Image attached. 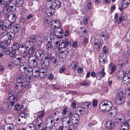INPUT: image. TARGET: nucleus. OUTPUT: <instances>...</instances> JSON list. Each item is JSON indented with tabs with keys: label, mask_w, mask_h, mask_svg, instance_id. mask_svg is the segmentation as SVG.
Masks as SVG:
<instances>
[{
	"label": "nucleus",
	"mask_w": 130,
	"mask_h": 130,
	"mask_svg": "<svg viewBox=\"0 0 130 130\" xmlns=\"http://www.w3.org/2000/svg\"><path fill=\"white\" fill-rule=\"evenodd\" d=\"M129 126L127 124L126 121L123 123L121 126V130H127Z\"/></svg>",
	"instance_id": "nucleus-35"
},
{
	"label": "nucleus",
	"mask_w": 130,
	"mask_h": 130,
	"mask_svg": "<svg viewBox=\"0 0 130 130\" xmlns=\"http://www.w3.org/2000/svg\"><path fill=\"white\" fill-rule=\"evenodd\" d=\"M8 20L10 21L9 23H12L14 24L13 22L15 21L16 19L15 18H13L12 15H9L8 17Z\"/></svg>",
	"instance_id": "nucleus-46"
},
{
	"label": "nucleus",
	"mask_w": 130,
	"mask_h": 130,
	"mask_svg": "<svg viewBox=\"0 0 130 130\" xmlns=\"http://www.w3.org/2000/svg\"><path fill=\"white\" fill-rule=\"evenodd\" d=\"M88 37L87 36L85 37L83 39V44L84 45H85L87 44L88 41Z\"/></svg>",
	"instance_id": "nucleus-54"
},
{
	"label": "nucleus",
	"mask_w": 130,
	"mask_h": 130,
	"mask_svg": "<svg viewBox=\"0 0 130 130\" xmlns=\"http://www.w3.org/2000/svg\"><path fill=\"white\" fill-rule=\"evenodd\" d=\"M52 24L51 25V27L53 28L54 27L56 28L60 27V23L59 21L57 20H54L52 22Z\"/></svg>",
	"instance_id": "nucleus-28"
},
{
	"label": "nucleus",
	"mask_w": 130,
	"mask_h": 130,
	"mask_svg": "<svg viewBox=\"0 0 130 130\" xmlns=\"http://www.w3.org/2000/svg\"><path fill=\"white\" fill-rule=\"evenodd\" d=\"M32 73L33 75L35 77H38L39 73L40 72V69L38 66L33 67Z\"/></svg>",
	"instance_id": "nucleus-15"
},
{
	"label": "nucleus",
	"mask_w": 130,
	"mask_h": 130,
	"mask_svg": "<svg viewBox=\"0 0 130 130\" xmlns=\"http://www.w3.org/2000/svg\"><path fill=\"white\" fill-rule=\"evenodd\" d=\"M55 29V30L56 32L60 34H63L64 32V31L62 30V29L60 27H58Z\"/></svg>",
	"instance_id": "nucleus-49"
},
{
	"label": "nucleus",
	"mask_w": 130,
	"mask_h": 130,
	"mask_svg": "<svg viewBox=\"0 0 130 130\" xmlns=\"http://www.w3.org/2000/svg\"><path fill=\"white\" fill-rule=\"evenodd\" d=\"M109 69L111 70V73L113 72L116 69V66L114 65L113 63H111L109 66Z\"/></svg>",
	"instance_id": "nucleus-32"
},
{
	"label": "nucleus",
	"mask_w": 130,
	"mask_h": 130,
	"mask_svg": "<svg viewBox=\"0 0 130 130\" xmlns=\"http://www.w3.org/2000/svg\"><path fill=\"white\" fill-rule=\"evenodd\" d=\"M12 51L11 48L10 47H8L6 49L5 52V53L7 55H9L12 52Z\"/></svg>",
	"instance_id": "nucleus-57"
},
{
	"label": "nucleus",
	"mask_w": 130,
	"mask_h": 130,
	"mask_svg": "<svg viewBox=\"0 0 130 130\" xmlns=\"http://www.w3.org/2000/svg\"><path fill=\"white\" fill-rule=\"evenodd\" d=\"M7 36L8 39L10 40H13L15 37L14 32L12 31L7 32Z\"/></svg>",
	"instance_id": "nucleus-30"
},
{
	"label": "nucleus",
	"mask_w": 130,
	"mask_h": 130,
	"mask_svg": "<svg viewBox=\"0 0 130 130\" xmlns=\"http://www.w3.org/2000/svg\"><path fill=\"white\" fill-rule=\"evenodd\" d=\"M27 128H28L29 130H35L36 127L35 125L33 124H30L27 127Z\"/></svg>",
	"instance_id": "nucleus-39"
},
{
	"label": "nucleus",
	"mask_w": 130,
	"mask_h": 130,
	"mask_svg": "<svg viewBox=\"0 0 130 130\" xmlns=\"http://www.w3.org/2000/svg\"><path fill=\"white\" fill-rule=\"evenodd\" d=\"M53 46H52L51 43L50 42L48 41L46 45V49L48 51H51L52 48H55V47H53Z\"/></svg>",
	"instance_id": "nucleus-36"
},
{
	"label": "nucleus",
	"mask_w": 130,
	"mask_h": 130,
	"mask_svg": "<svg viewBox=\"0 0 130 130\" xmlns=\"http://www.w3.org/2000/svg\"><path fill=\"white\" fill-rule=\"evenodd\" d=\"M46 13L48 16L51 15H53L54 13V9L52 8V7L50 6L46 9Z\"/></svg>",
	"instance_id": "nucleus-21"
},
{
	"label": "nucleus",
	"mask_w": 130,
	"mask_h": 130,
	"mask_svg": "<svg viewBox=\"0 0 130 130\" xmlns=\"http://www.w3.org/2000/svg\"><path fill=\"white\" fill-rule=\"evenodd\" d=\"M99 60L100 62L102 64H104L107 61V58L106 55L102 53L100 54L99 56Z\"/></svg>",
	"instance_id": "nucleus-16"
},
{
	"label": "nucleus",
	"mask_w": 130,
	"mask_h": 130,
	"mask_svg": "<svg viewBox=\"0 0 130 130\" xmlns=\"http://www.w3.org/2000/svg\"><path fill=\"white\" fill-rule=\"evenodd\" d=\"M28 61L30 66H35L37 64L35 59H34L33 56H30L28 58Z\"/></svg>",
	"instance_id": "nucleus-13"
},
{
	"label": "nucleus",
	"mask_w": 130,
	"mask_h": 130,
	"mask_svg": "<svg viewBox=\"0 0 130 130\" xmlns=\"http://www.w3.org/2000/svg\"><path fill=\"white\" fill-rule=\"evenodd\" d=\"M44 55L43 51L42 50L39 49L36 51L35 54V57L37 59L40 60L43 58Z\"/></svg>",
	"instance_id": "nucleus-6"
},
{
	"label": "nucleus",
	"mask_w": 130,
	"mask_h": 130,
	"mask_svg": "<svg viewBox=\"0 0 130 130\" xmlns=\"http://www.w3.org/2000/svg\"><path fill=\"white\" fill-rule=\"evenodd\" d=\"M61 5V3L58 0H56L52 2V8L54 9H58L60 8Z\"/></svg>",
	"instance_id": "nucleus-10"
},
{
	"label": "nucleus",
	"mask_w": 130,
	"mask_h": 130,
	"mask_svg": "<svg viewBox=\"0 0 130 130\" xmlns=\"http://www.w3.org/2000/svg\"><path fill=\"white\" fill-rule=\"evenodd\" d=\"M16 5L19 7L22 6L23 5L24 0H16Z\"/></svg>",
	"instance_id": "nucleus-40"
},
{
	"label": "nucleus",
	"mask_w": 130,
	"mask_h": 130,
	"mask_svg": "<svg viewBox=\"0 0 130 130\" xmlns=\"http://www.w3.org/2000/svg\"><path fill=\"white\" fill-rule=\"evenodd\" d=\"M77 72L79 73H82L83 72V69L81 67H78L77 69Z\"/></svg>",
	"instance_id": "nucleus-62"
},
{
	"label": "nucleus",
	"mask_w": 130,
	"mask_h": 130,
	"mask_svg": "<svg viewBox=\"0 0 130 130\" xmlns=\"http://www.w3.org/2000/svg\"><path fill=\"white\" fill-rule=\"evenodd\" d=\"M106 127L109 129H113L115 123L113 121H109L106 122Z\"/></svg>",
	"instance_id": "nucleus-18"
},
{
	"label": "nucleus",
	"mask_w": 130,
	"mask_h": 130,
	"mask_svg": "<svg viewBox=\"0 0 130 130\" xmlns=\"http://www.w3.org/2000/svg\"><path fill=\"white\" fill-rule=\"evenodd\" d=\"M76 112V113L82 115H83L85 113V110L82 107L79 106L77 107L75 109Z\"/></svg>",
	"instance_id": "nucleus-20"
},
{
	"label": "nucleus",
	"mask_w": 130,
	"mask_h": 130,
	"mask_svg": "<svg viewBox=\"0 0 130 130\" xmlns=\"http://www.w3.org/2000/svg\"><path fill=\"white\" fill-rule=\"evenodd\" d=\"M45 122V125L49 127L54 125L55 122L51 116H49L46 119Z\"/></svg>",
	"instance_id": "nucleus-7"
},
{
	"label": "nucleus",
	"mask_w": 130,
	"mask_h": 130,
	"mask_svg": "<svg viewBox=\"0 0 130 130\" xmlns=\"http://www.w3.org/2000/svg\"><path fill=\"white\" fill-rule=\"evenodd\" d=\"M27 50H28V49L26 48V47L24 45V43L20 44L19 51L20 53L21 54L24 53V52Z\"/></svg>",
	"instance_id": "nucleus-23"
},
{
	"label": "nucleus",
	"mask_w": 130,
	"mask_h": 130,
	"mask_svg": "<svg viewBox=\"0 0 130 130\" xmlns=\"http://www.w3.org/2000/svg\"><path fill=\"white\" fill-rule=\"evenodd\" d=\"M94 43L95 48L99 50H100V47L101 44L100 41L98 39H95L94 41Z\"/></svg>",
	"instance_id": "nucleus-24"
},
{
	"label": "nucleus",
	"mask_w": 130,
	"mask_h": 130,
	"mask_svg": "<svg viewBox=\"0 0 130 130\" xmlns=\"http://www.w3.org/2000/svg\"><path fill=\"white\" fill-rule=\"evenodd\" d=\"M28 64L25 62L21 63L19 66V70L22 73H24L26 71L27 68L28 67Z\"/></svg>",
	"instance_id": "nucleus-12"
},
{
	"label": "nucleus",
	"mask_w": 130,
	"mask_h": 130,
	"mask_svg": "<svg viewBox=\"0 0 130 130\" xmlns=\"http://www.w3.org/2000/svg\"><path fill=\"white\" fill-rule=\"evenodd\" d=\"M123 82L124 84L127 85L130 83V74L129 73L126 74L123 76Z\"/></svg>",
	"instance_id": "nucleus-8"
},
{
	"label": "nucleus",
	"mask_w": 130,
	"mask_h": 130,
	"mask_svg": "<svg viewBox=\"0 0 130 130\" xmlns=\"http://www.w3.org/2000/svg\"><path fill=\"white\" fill-rule=\"evenodd\" d=\"M22 54V58H25L28 57V55L30 54L28 52V50L25 52L24 53H21Z\"/></svg>",
	"instance_id": "nucleus-45"
},
{
	"label": "nucleus",
	"mask_w": 130,
	"mask_h": 130,
	"mask_svg": "<svg viewBox=\"0 0 130 130\" xmlns=\"http://www.w3.org/2000/svg\"><path fill=\"white\" fill-rule=\"evenodd\" d=\"M11 42V40L8 39V40H5L3 42V44H4L5 45H6V46H7L9 45Z\"/></svg>",
	"instance_id": "nucleus-58"
},
{
	"label": "nucleus",
	"mask_w": 130,
	"mask_h": 130,
	"mask_svg": "<svg viewBox=\"0 0 130 130\" xmlns=\"http://www.w3.org/2000/svg\"><path fill=\"white\" fill-rule=\"evenodd\" d=\"M112 106V103L110 101H104L102 102L100 105V109L103 111L107 112L111 109Z\"/></svg>",
	"instance_id": "nucleus-2"
},
{
	"label": "nucleus",
	"mask_w": 130,
	"mask_h": 130,
	"mask_svg": "<svg viewBox=\"0 0 130 130\" xmlns=\"http://www.w3.org/2000/svg\"><path fill=\"white\" fill-rule=\"evenodd\" d=\"M14 92L12 90L9 91L8 92V95L9 97V100H11L13 99H16L15 95L13 94Z\"/></svg>",
	"instance_id": "nucleus-29"
},
{
	"label": "nucleus",
	"mask_w": 130,
	"mask_h": 130,
	"mask_svg": "<svg viewBox=\"0 0 130 130\" xmlns=\"http://www.w3.org/2000/svg\"><path fill=\"white\" fill-rule=\"evenodd\" d=\"M43 61V62L41 64L42 68L43 70H47L49 67L50 61L44 59Z\"/></svg>",
	"instance_id": "nucleus-17"
},
{
	"label": "nucleus",
	"mask_w": 130,
	"mask_h": 130,
	"mask_svg": "<svg viewBox=\"0 0 130 130\" xmlns=\"http://www.w3.org/2000/svg\"><path fill=\"white\" fill-rule=\"evenodd\" d=\"M46 76V73L44 71H42L41 72H39V73L38 77L41 78H43L45 77Z\"/></svg>",
	"instance_id": "nucleus-42"
},
{
	"label": "nucleus",
	"mask_w": 130,
	"mask_h": 130,
	"mask_svg": "<svg viewBox=\"0 0 130 130\" xmlns=\"http://www.w3.org/2000/svg\"><path fill=\"white\" fill-rule=\"evenodd\" d=\"M103 50L104 53L106 54H108L109 53V49L107 46H104L103 48Z\"/></svg>",
	"instance_id": "nucleus-51"
},
{
	"label": "nucleus",
	"mask_w": 130,
	"mask_h": 130,
	"mask_svg": "<svg viewBox=\"0 0 130 130\" xmlns=\"http://www.w3.org/2000/svg\"><path fill=\"white\" fill-rule=\"evenodd\" d=\"M115 121L118 124H120L122 123L123 122V120L121 119L117 118L116 120Z\"/></svg>",
	"instance_id": "nucleus-60"
},
{
	"label": "nucleus",
	"mask_w": 130,
	"mask_h": 130,
	"mask_svg": "<svg viewBox=\"0 0 130 130\" xmlns=\"http://www.w3.org/2000/svg\"><path fill=\"white\" fill-rule=\"evenodd\" d=\"M21 28V25L19 24L15 25L14 26L13 30L14 33H17L19 31Z\"/></svg>",
	"instance_id": "nucleus-26"
},
{
	"label": "nucleus",
	"mask_w": 130,
	"mask_h": 130,
	"mask_svg": "<svg viewBox=\"0 0 130 130\" xmlns=\"http://www.w3.org/2000/svg\"><path fill=\"white\" fill-rule=\"evenodd\" d=\"M13 8V6L12 5H8L7 8L6 9V10L8 12H10V11H12V9Z\"/></svg>",
	"instance_id": "nucleus-55"
},
{
	"label": "nucleus",
	"mask_w": 130,
	"mask_h": 130,
	"mask_svg": "<svg viewBox=\"0 0 130 130\" xmlns=\"http://www.w3.org/2000/svg\"><path fill=\"white\" fill-rule=\"evenodd\" d=\"M71 123L70 116H66L63 118L62 124L65 127L69 126Z\"/></svg>",
	"instance_id": "nucleus-5"
},
{
	"label": "nucleus",
	"mask_w": 130,
	"mask_h": 130,
	"mask_svg": "<svg viewBox=\"0 0 130 130\" xmlns=\"http://www.w3.org/2000/svg\"><path fill=\"white\" fill-rule=\"evenodd\" d=\"M68 111V110L67 108L66 107H64L63 108L61 112L62 113L63 115H64L67 114Z\"/></svg>",
	"instance_id": "nucleus-56"
},
{
	"label": "nucleus",
	"mask_w": 130,
	"mask_h": 130,
	"mask_svg": "<svg viewBox=\"0 0 130 130\" xmlns=\"http://www.w3.org/2000/svg\"><path fill=\"white\" fill-rule=\"evenodd\" d=\"M22 56L21 54H17L14 58L13 59V64L16 65H19L22 61Z\"/></svg>",
	"instance_id": "nucleus-4"
},
{
	"label": "nucleus",
	"mask_w": 130,
	"mask_h": 130,
	"mask_svg": "<svg viewBox=\"0 0 130 130\" xmlns=\"http://www.w3.org/2000/svg\"><path fill=\"white\" fill-rule=\"evenodd\" d=\"M16 80L17 83L15 84L14 87L18 90H22L29 85V83L26 81L24 77L22 75H20L17 77Z\"/></svg>",
	"instance_id": "nucleus-1"
},
{
	"label": "nucleus",
	"mask_w": 130,
	"mask_h": 130,
	"mask_svg": "<svg viewBox=\"0 0 130 130\" xmlns=\"http://www.w3.org/2000/svg\"><path fill=\"white\" fill-rule=\"evenodd\" d=\"M14 109L17 111L21 110V111H23L25 109V108L23 109L22 107L19 103L15 105L14 106Z\"/></svg>",
	"instance_id": "nucleus-33"
},
{
	"label": "nucleus",
	"mask_w": 130,
	"mask_h": 130,
	"mask_svg": "<svg viewBox=\"0 0 130 130\" xmlns=\"http://www.w3.org/2000/svg\"><path fill=\"white\" fill-rule=\"evenodd\" d=\"M17 101V99H13L12 100H9V99H8L7 100V107L9 108H11L16 103Z\"/></svg>",
	"instance_id": "nucleus-11"
},
{
	"label": "nucleus",
	"mask_w": 130,
	"mask_h": 130,
	"mask_svg": "<svg viewBox=\"0 0 130 130\" xmlns=\"http://www.w3.org/2000/svg\"><path fill=\"white\" fill-rule=\"evenodd\" d=\"M52 58V55L51 54L48 53L46 55L44 58V60L50 61Z\"/></svg>",
	"instance_id": "nucleus-43"
},
{
	"label": "nucleus",
	"mask_w": 130,
	"mask_h": 130,
	"mask_svg": "<svg viewBox=\"0 0 130 130\" xmlns=\"http://www.w3.org/2000/svg\"><path fill=\"white\" fill-rule=\"evenodd\" d=\"M71 119L72 123L73 124H76L79 122L80 118L78 115H77L76 116H72Z\"/></svg>",
	"instance_id": "nucleus-19"
},
{
	"label": "nucleus",
	"mask_w": 130,
	"mask_h": 130,
	"mask_svg": "<svg viewBox=\"0 0 130 130\" xmlns=\"http://www.w3.org/2000/svg\"><path fill=\"white\" fill-rule=\"evenodd\" d=\"M5 130H14V126L11 124H8L4 126Z\"/></svg>",
	"instance_id": "nucleus-25"
},
{
	"label": "nucleus",
	"mask_w": 130,
	"mask_h": 130,
	"mask_svg": "<svg viewBox=\"0 0 130 130\" xmlns=\"http://www.w3.org/2000/svg\"><path fill=\"white\" fill-rule=\"evenodd\" d=\"M36 125L39 129L43 127L44 125L43 122L41 119L38 120L37 122Z\"/></svg>",
	"instance_id": "nucleus-31"
},
{
	"label": "nucleus",
	"mask_w": 130,
	"mask_h": 130,
	"mask_svg": "<svg viewBox=\"0 0 130 130\" xmlns=\"http://www.w3.org/2000/svg\"><path fill=\"white\" fill-rule=\"evenodd\" d=\"M87 30H84L83 32H82L79 34V35L81 37H85L87 35Z\"/></svg>",
	"instance_id": "nucleus-50"
},
{
	"label": "nucleus",
	"mask_w": 130,
	"mask_h": 130,
	"mask_svg": "<svg viewBox=\"0 0 130 130\" xmlns=\"http://www.w3.org/2000/svg\"><path fill=\"white\" fill-rule=\"evenodd\" d=\"M62 41L60 43H59V48H62L65 47L64 41L62 40Z\"/></svg>",
	"instance_id": "nucleus-64"
},
{
	"label": "nucleus",
	"mask_w": 130,
	"mask_h": 130,
	"mask_svg": "<svg viewBox=\"0 0 130 130\" xmlns=\"http://www.w3.org/2000/svg\"><path fill=\"white\" fill-rule=\"evenodd\" d=\"M16 55V52L15 51H12L9 54L10 57H13V58H14Z\"/></svg>",
	"instance_id": "nucleus-61"
},
{
	"label": "nucleus",
	"mask_w": 130,
	"mask_h": 130,
	"mask_svg": "<svg viewBox=\"0 0 130 130\" xmlns=\"http://www.w3.org/2000/svg\"><path fill=\"white\" fill-rule=\"evenodd\" d=\"M7 35V32L6 31H5L2 32L1 33L0 35V39H2L5 37Z\"/></svg>",
	"instance_id": "nucleus-48"
},
{
	"label": "nucleus",
	"mask_w": 130,
	"mask_h": 130,
	"mask_svg": "<svg viewBox=\"0 0 130 130\" xmlns=\"http://www.w3.org/2000/svg\"><path fill=\"white\" fill-rule=\"evenodd\" d=\"M78 66V63L75 62H72L71 64V67L73 70H75Z\"/></svg>",
	"instance_id": "nucleus-41"
},
{
	"label": "nucleus",
	"mask_w": 130,
	"mask_h": 130,
	"mask_svg": "<svg viewBox=\"0 0 130 130\" xmlns=\"http://www.w3.org/2000/svg\"><path fill=\"white\" fill-rule=\"evenodd\" d=\"M28 67L27 68L26 71L29 72H32V73L33 67H31L30 66H29L28 65Z\"/></svg>",
	"instance_id": "nucleus-53"
},
{
	"label": "nucleus",
	"mask_w": 130,
	"mask_h": 130,
	"mask_svg": "<svg viewBox=\"0 0 130 130\" xmlns=\"http://www.w3.org/2000/svg\"><path fill=\"white\" fill-rule=\"evenodd\" d=\"M105 74L104 72V69L102 68L101 71L96 73V78L98 80H100L102 77H104Z\"/></svg>",
	"instance_id": "nucleus-9"
},
{
	"label": "nucleus",
	"mask_w": 130,
	"mask_h": 130,
	"mask_svg": "<svg viewBox=\"0 0 130 130\" xmlns=\"http://www.w3.org/2000/svg\"><path fill=\"white\" fill-rule=\"evenodd\" d=\"M90 83L89 80H86L81 83V85L84 86H88L89 85Z\"/></svg>",
	"instance_id": "nucleus-52"
},
{
	"label": "nucleus",
	"mask_w": 130,
	"mask_h": 130,
	"mask_svg": "<svg viewBox=\"0 0 130 130\" xmlns=\"http://www.w3.org/2000/svg\"><path fill=\"white\" fill-rule=\"evenodd\" d=\"M20 46L19 43L17 42H14L12 46V48L14 51L17 50L19 49Z\"/></svg>",
	"instance_id": "nucleus-37"
},
{
	"label": "nucleus",
	"mask_w": 130,
	"mask_h": 130,
	"mask_svg": "<svg viewBox=\"0 0 130 130\" xmlns=\"http://www.w3.org/2000/svg\"><path fill=\"white\" fill-rule=\"evenodd\" d=\"M66 70V68L65 67H61L59 70V72L60 73H64L65 74H67L66 73H64V71Z\"/></svg>",
	"instance_id": "nucleus-59"
},
{
	"label": "nucleus",
	"mask_w": 130,
	"mask_h": 130,
	"mask_svg": "<svg viewBox=\"0 0 130 130\" xmlns=\"http://www.w3.org/2000/svg\"><path fill=\"white\" fill-rule=\"evenodd\" d=\"M24 45L26 48L27 49L34 45V43L33 42L30 40H28L26 41L24 44Z\"/></svg>",
	"instance_id": "nucleus-22"
},
{
	"label": "nucleus",
	"mask_w": 130,
	"mask_h": 130,
	"mask_svg": "<svg viewBox=\"0 0 130 130\" xmlns=\"http://www.w3.org/2000/svg\"><path fill=\"white\" fill-rule=\"evenodd\" d=\"M69 53L68 51V48L64 50H63L59 52V57L62 58H64L66 57L68 55Z\"/></svg>",
	"instance_id": "nucleus-14"
},
{
	"label": "nucleus",
	"mask_w": 130,
	"mask_h": 130,
	"mask_svg": "<svg viewBox=\"0 0 130 130\" xmlns=\"http://www.w3.org/2000/svg\"><path fill=\"white\" fill-rule=\"evenodd\" d=\"M35 50V47L34 46L29 48L28 52L30 54H32L34 53Z\"/></svg>",
	"instance_id": "nucleus-44"
},
{
	"label": "nucleus",
	"mask_w": 130,
	"mask_h": 130,
	"mask_svg": "<svg viewBox=\"0 0 130 130\" xmlns=\"http://www.w3.org/2000/svg\"><path fill=\"white\" fill-rule=\"evenodd\" d=\"M101 37L102 40H105L108 38V35L103 33L101 34Z\"/></svg>",
	"instance_id": "nucleus-47"
},
{
	"label": "nucleus",
	"mask_w": 130,
	"mask_h": 130,
	"mask_svg": "<svg viewBox=\"0 0 130 130\" xmlns=\"http://www.w3.org/2000/svg\"><path fill=\"white\" fill-rule=\"evenodd\" d=\"M30 39L34 41L35 42H36L37 41L39 40V38L38 35H32L30 36L29 38Z\"/></svg>",
	"instance_id": "nucleus-34"
},
{
	"label": "nucleus",
	"mask_w": 130,
	"mask_h": 130,
	"mask_svg": "<svg viewBox=\"0 0 130 130\" xmlns=\"http://www.w3.org/2000/svg\"><path fill=\"white\" fill-rule=\"evenodd\" d=\"M44 116V112L43 111L40 112V114L38 115V117L40 119L42 118Z\"/></svg>",
	"instance_id": "nucleus-63"
},
{
	"label": "nucleus",
	"mask_w": 130,
	"mask_h": 130,
	"mask_svg": "<svg viewBox=\"0 0 130 130\" xmlns=\"http://www.w3.org/2000/svg\"><path fill=\"white\" fill-rule=\"evenodd\" d=\"M121 3L122 7L125 8L128 6L130 3V1L129 0H122Z\"/></svg>",
	"instance_id": "nucleus-27"
},
{
	"label": "nucleus",
	"mask_w": 130,
	"mask_h": 130,
	"mask_svg": "<svg viewBox=\"0 0 130 130\" xmlns=\"http://www.w3.org/2000/svg\"><path fill=\"white\" fill-rule=\"evenodd\" d=\"M82 105L83 107L86 109L90 108L91 107V104L88 102H86L83 103Z\"/></svg>",
	"instance_id": "nucleus-38"
},
{
	"label": "nucleus",
	"mask_w": 130,
	"mask_h": 130,
	"mask_svg": "<svg viewBox=\"0 0 130 130\" xmlns=\"http://www.w3.org/2000/svg\"><path fill=\"white\" fill-rule=\"evenodd\" d=\"M13 25L14 24L12 23H8L7 22L2 20L0 21V30L2 29L5 31L8 30L12 28Z\"/></svg>",
	"instance_id": "nucleus-3"
}]
</instances>
